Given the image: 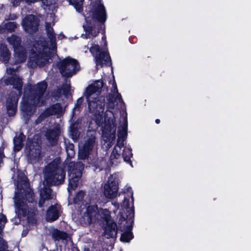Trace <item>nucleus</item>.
<instances>
[{
	"label": "nucleus",
	"instance_id": "obj_1",
	"mask_svg": "<svg viewBox=\"0 0 251 251\" xmlns=\"http://www.w3.org/2000/svg\"><path fill=\"white\" fill-rule=\"evenodd\" d=\"M47 87L48 84L44 80L36 85H29L25 89L24 97L26 100L22 104V110L26 120H28L35 112L37 106L45 104L44 95Z\"/></svg>",
	"mask_w": 251,
	"mask_h": 251
},
{
	"label": "nucleus",
	"instance_id": "obj_2",
	"mask_svg": "<svg viewBox=\"0 0 251 251\" xmlns=\"http://www.w3.org/2000/svg\"><path fill=\"white\" fill-rule=\"evenodd\" d=\"M86 16L83 13L85 24L83 25L85 32V38L96 37L102 30V25L107 20V13L104 5L100 2H95L92 8L87 13Z\"/></svg>",
	"mask_w": 251,
	"mask_h": 251
},
{
	"label": "nucleus",
	"instance_id": "obj_3",
	"mask_svg": "<svg viewBox=\"0 0 251 251\" xmlns=\"http://www.w3.org/2000/svg\"><path fill=\"white\" fill-rule=\"evenodd\" d=\"M5 85H12L14 89L18 91H10L5 97V106L9 116H13L17 110L18 103L20 97L23 93V82L22 78L16 76L7 77L4 80Z\"/></svg>",
	"mask_w": 251,
	"mask_h": 251
},
{
	"label": "nucleus",
	"instance_id": "obj_4",
	"mask_svg": "<svg viewBox=\"0 0 251 251\" xmlns=\"http://www.w3.org/2000/svg\"><path fill=\"white\" fill-rule=\"evenodd\" d=\"M66 166L61 164L60 158H56L49 163L45 169V180L50 186H57L64 182Z\"/></svg>",
	"mask_w": 251,
	"mask_h": 251
},
{
	"label": "nucleus",
	"instance_id": "obj_5",
	"mask_svg": "<svg viewBox=\"0 0 251 251\" xmlns=\"http://www.w3.org/2000/svg\"><path fill=\"white\" fill-rule=\"evenodd\" d=\"M56 66L62 75L66 77H71L80 68L77 60L70 56L58 62Z\"/></svg>",
	"mask_w": 251,
	"mask_h": 251
},
{
	"label": "nucleus",
	"instance_id": "obj_6",
	"mask_svg": "<svg viewBox=\"0 0 251 251\" xmlns=\"http://www.w3.org/2000/svg\"><path fill=\"white\" fill-rule=\"evenodd\" d=\"M41 143L32 138H28L25 145V151L28 163H32L39 160L41 153Z\"/></svg>",
	"mask_w": 251,
	"mask_h": 251
},
{
	"label": "nucleus",
	"instance_id": "obj_7",
	"mask_svg": "<svg viewBox=\"0 0 251 251\" xmlns=\"http://www.w3.org/2000/svg\"><path fill=\"white\" fill-rule=\"evenodd\" d=\"M50 58V53L43 50L37 51L32 50L30 53L27 64L31 68L37 66L42 67L49 63Z\"/></svg>",
	"mask_w": 251,
	"mask_h": 251
},
{
	"label": "nucleus",
	"instance_id": "obj_8",
	"mask_svg": "<svg viewBox=\"0 0 251 251\" xmlns=\"http://www.w3.org/2000/svg\"><path fill=\"white\" fill-rule=\"evenodd\" d=\"M22 25L26 33L33 35L39 30L40 20L34 15H28L23 20Z\"/></svg>",
	"mask_w": 251,
	"mask_h": 251
},
{
	"label": "nucleus",
	"instance_id": "obj_9",
	"mask_svg": "<svg viewBox=\"0 0 251 251\" xmlns=\"http://www.w3.org/2000/svg\"><path fill=\"white\" fill-rule=\"evenodd\" d=\"M7 41L13 46L16 56L22 62L25 61L26 58V54L25 49L21 45V38L15 34H12L10 37H7Z\"/></svg>",
	"mask_w": 251,
	"mask_h": 251
},
{
	"label": "nucleus",
	"instance_id": "obj_10",
	"mask_svg": "<svg viewBox=\"0 0 251 251\" xmlns=\"http://www.w3.org/2000/svg\"><path fill=\"white\" fill-rule=\"evenodd\" d=\"M121 206L126 209V211H124V213L121 211L119 212V225L121 226L123 223L125 222H126V223H127L128 222H131L133 223L134 209L133 206L131 208L129 207L130 204L129 199L125 197Z\"/></svg>",
	"mask_w": 251,
	"mask_h": 251
},
{
	"label": "nucleus",
	"instance_id": "obj_11",
	"mask_svg": "<svg viewBox=\"0 0 251 251\" xmlns=\"http://www.w3.org/2000/svg\"><path fill=\"white\" fill-rule=\"evenodd\" d=\"M96 137L91 136L87 138L82 148L79 151L78 156L81 159H87L96 143Z\"/></svg>",
	"mask_w": 251,
	"mask_h": 251
},
{
	"label": "nucleus",
	"instance_id": "obj_12",
	"mask_svg": "<svg viewBox=\"0 0 251 251\" xmlns=\"http://www.w3.org/2000/svg\"><path fill=\"white\" fill-rule=\"evenodd\" d=\"M118 189V183L116 180H108L107 183L104 186V195L107 198L114 199L117 195Z\"/></svg>",
	"mask_w": 251,
	"mask_h": 251
},
{
	"label": "nucleus",
	"instance_id": "obj_13",
	"mask_svg": "<svg viewBox=\"0 0 251 251\" xmlns=\"http://www.w3.org/2000/svg\"><path fill=\"white\" fill-rule=\"evenodd\" d=\"M92 100H86L89 112L95 114L103 113L104 109V103L100 101L98 98H92Z\"/></svg>",
	"mask_w": 251,
	"mask_h": 251
},
{
	"label": "nucleus",
	"instance_id": "obj_14",
	"mask_svg": "<svg viewBox=\"0 0 251 251\" xmlns=\"http://www.w3.org/2000/svg\"><path fill=\"white\" fill-rule=\"evenodd\" d=\"M129 223V225H125L123 223L121 225H119V226L121 228V230H123L125 229H126V230L124 231L121 234L120 237V241L124 243H128L132 240L134 235L132 232L133 223L131 222H128L127 224Z\"/></svg>",
	"mask_w": 251,
	"mask_h": 251
},
{
	"label": "nucleus",
	"instance_id": "obj_15",
	"mask_svg": "<svg viewBox=\"0 0 251 251\" xmlns=\"http://www.w3.org/2000/svg\"><path fill=\"white\" fill-rule=\"evenodd\" d=\"M118 228L116 223L112 220H106L103 234L107 239L116 237Z\"/></svg>",
	"mask_w": 251,
	"mask_h": 251
},
{
	"label": "nucleus",
	"instance_id": "obj_16",
	"mask_svg": "<svg viewBox=\"0 0 251 251\" xmlns=\"http://www.w3.org/2000/svg\"><path fill=\"white\" fill-rule=\"evenodd\" d=\"M83 169L84 165L82 163L71 161L68 165V176H81Z\"/></svg>",
	"mask_w": 251,
	"mask_h": 251
},
{
	"label": "nucleus",
	"instance_id": "obj_17",
	"mask_svg": "<svg viewBox=\"0 0 251 251\" xmlns=\"http://www.w3.org/2000/svg\"><path fill=\"white\" fill-rule=\"evenodd\" d=\"M96 65H100L101 67L104 64L106 66L112 65V61L110 54L108 51L101 50L95 56Z\"/></svg>",
	"mask_w": 251,
	"mask_h": 251
},
{
	"label": "nucleus",
	"instance_id": "obj_18",
	"mask_svg": "<svg viewBox=\"0 0 251 251\" xmlns=\"http://www.w3.org/2000/svg\"><path fill=\"white\" fill-rule=\"evenodd\" d=\"M60 134V130L58 127H54L52 129H49L46 132V139L51 145L57 144L59 136Z\"/></svg>",
	"mask_w": 251,
	"mask_h": 251
},
{
	"label": "nucleus",
	"instance_id": "obj_19",
	"mask_svg": "<svg viewBox=\"0 0 251 251\" xmlns=\"http://www.w3.org/2000/svg\"><path fill=\"white\" fill-rule=\"evenodd\" d=\"M59 217V209L56 205H51L47 210L46 219L48 222L51 223L57 220Z\"/></svg>",
	"mask_w": 251,
	"mask_h": 251
},
{
	"label": "nucleus",
	"instance_id": "obj_20",
	"mask_svg": "<svg viewBox=\"0 0 251 251\" xmlns=\"http://www.w3.org/2000/svg\"><path fill=\"white\" fill-rule=\"evenodd\" d=\"M26 136L23 132H20L18 135L16 134L13 139V150L15 152L20 151L24 146V142L25 141Z\"/></svg>",
	"mask_w": 251,
	"mask_h": 251
},
{
	"label": "nucleus",
	"instance_id": "obj_21",
	"mask_svg": "<svg viewBox=\"0 0 251 251\" xmlns=\"http://www.w3.org/2000/svg\"><path fill=\"white\" fill-rule=\"evenodd\" d=\"M98 214V206L97 205H89L84 213V217H87V220L89 224L92 223L93 220Z\"/></svg>",
	"mask_w": 251,
	"mask_h": 251
},
{
	"label": "nucleus",
	"instance_id": "obj_22",
	"mask_svg": "<svg viewBox=\"0 0 251 251\" xmlns=\"http://www.w3.org/2000/svg\"><path fill=\"white\" fill-rule=\"evenodd\" d=\"M79 123L78 120L73 122L70 126V134L74 141H77L80 136V132L79 131Z\"/></svg>",
	"mask_w": 251,
	"mask_h": 251
},
{
	"label": "nucleus",
	"instance_id": "obj_23",
	"mask_svg": "<svg viewBox=\"0 0 251 251\" xmlns=\"http://www.w3.org/2000/svg\"><path fill=\"white\" fill-rule=\"evenodd\" d=\"M15 205L17 210L20 214H22L24 217L27 215L28 212V205L26 202L19 199L15 202Z\"/></svg>",
	"mask_w": 251,
	"mask_h": 251
},
{
	"label": "nucleus",
	"instance_id": "obj_24",
	"mask_svg": "<svg viewBox=\"0 0 251 251\" xmlns=\"http://www.w3.org/2000/svg\"><path fill=\"white\" fill-rule=\"evenodd\" d=\"M29 185L27 177L22 171H19L17 175L16 185L17 188H22L24 185L26 186Z\"/></svg>",
	"mask_w": 251,
	"mask_h": 251
},
{
	"label": "nucleus",
	"instance_id": "obj_25",
	"mask_svg": "<svg viewBox=\"0 0 251 251\" xmlns=\"http://www.w3.org/2000/svg\"><path fill=\"white\" fill-rule=\"evenodd\" d=\"M10 52L7 48L6 45L2 43L0 44V55L2 58L4 63L9 62L10 57Z\"/></svg>",
	"mask_w": 251,
	"mask_h": 251
},
{
	"label": "nucleus",
	"instance_id": "obj_26",
	"mask_svg": "<svg viewBox=\"0 0 251 251\" xmlns=\"http://www.w3.org/2000/svg\"><path fill=\"white\" fill-rule=\"evenodd\" d=\"M127 135V120L126 117L124 119L123 125L121 127V129L118 130V138L125 141Z\"/></svg>",
	"mask_w": 251,
	"mask_h": 251
},
{
	"label": "nucleus",
	"instance_id": "obj_27",
	"mask_svg": "<svg viewBox=\"0 0 251 251\" xmlns=\"http://www.w3.org/2000/svg\"><path fill=\"white\" fill-rule=\"evenodd\" d=\"M21 200H25L29 203H32L34 200V193L31 189L28 190H24L23 192L22 193Z\"/></svg>",
	"mask_w": 251,
	"mask_h": 251
},
{
	"label": "nucleus",
	"instance_id": "obj_28",
	"mask_svg": "<svg viewBox=\"0 0 251 251\" xmlns=\"http://www.w3.org/2000/svg\"><path fill=\"white\" fill-rule=\"evenodd\" d=\"M81 176H68L69 183L68 186V190L69 192L71 190H74L78 186L79 179Z\"/></svg>",
	"mask_w": 251,
	"mask_h": 251
},
{
	"label": "nucleus",
	"instance_id": "obj_29",
	"mask_svg": "<svg viewBox=\"0 0 251 251\" xmlns=\"http://www.w3.org/2000/svg\"><path fill=\"white\" fill-rule=\"evenodd\" d=\"M52 237L55 241H58L60 239L66 240L68 237V233L66 231L55 229L52 233Z\"/></svg>",
	"mask_w": 251,
	"mask_h": 251
},
{
	"label": "nucleus",
	"instance_id": "obj_30",
	"mask_svg": "<svg viewBox=\"0 0 251 251\" xmlns=\"http://www.w3.org/2000/svg\"><path fill=\"white\" fill-rule=\"evenodd\" d=\"M62 107L60 103H57L51 107V109L47 108L45 111L46 117L51 115L54 114H58L62 111Z\"/></svg>",
	"mask_w": 251,
	"mask_h": 251
},
{
	"label": "nucleus",
	"instance_id": "obj_31",
	"mask_svg": "<svg viewBox=\"0 0 251 251\" xmlns=\"http://www.w3.org/2000/svg\"><path fill=\"white\" fill-rule=\"evenodd\" d=\"M121 158V154L116 149V147L113 149L109 157L110 164L111 165L115 164L116 165L119 163V160Z\"/></svg>",
	"mask_w": 251,
	"mask_h": 251
},
{
	"label": "nucleus",
	"instance_id": "obj_32",
	"mask_svg": "<svg viewBox=\"0 0 251 251\" xmlns=\"http://www.w3.org/2000/svg\"><path fill=\"white\" fill-rule=\"evenodd\" d=\"M132 156V150L130 148H127L124 150L122 154L124 161L129 164L131 167H133L132 163L131 160V158Z\"/></svg>",
	"mask_w": 251,
	"mask_h": 251
},
{
	"label": "nucleus",
	"instance_id": "obj_33",
	"mask_svg": "<svg viewBox=\"0 0 251 251\" xmlns=\"http://www.w3.org/2000/svg\"><path fill=\"white\" fill-rule=\"evenodd\" d=\"M84 0H69L70 5H73L76 11L80 13H83V3Z\"/></svg>",
	"mask_w": 251,
	"mask_h": 251
},
{
	"label": "nucleus",
	"instance_id": "obj_34",
	"mask_svg": "<svg viewBox=\"0 0 251 251\" xmlns=\"http://www.w3.org/2000/svg\"><path fill=\"white\" fill-rule=\"evenodd\" d=\"M46 30H47V33L48 37L50 39V41L51 43V44L52 45V44L54 43L55 44V46H56L55 34L54 33L53 28L50 26V25L49 23L47 24Z\"/></svg>",
	"mask_w": 251,
	"mask_h": 251
},
{
	"label": "nucleus",
	"instance_id": "obj_35",
	"mask_svg": "<svg viewBox=\"0 0 251 251\" xmlns=\"http://www.w3.org/2000/svg\"><path fill=\"white\" fill-rule=\"evenodd\" d=\"M18 24L15 22H9L4 25V28L9 32H13L17 28Z\"/></svg>",
	"mask_w": 251,
	"mask_h": 251
},
{
	"label": "nucleus",
	"instance_id": "obj_36",
	"mask_svg": "<svg viewBox=\"0 0 251 251\" xmlns=\"http://www.w3.org/2000/svg\"><path fill=\"white\" fill-rule=\"evenodd\" d=\"M98 90H96L94 86L91 84L86 88L85 92V97L86 100L91 99L92 98L91 96L96 93H98Z\"/></svg>",
	"mask_w": 251,
	"mask_h": 251
},
{
	"label": "nucleus",
	"instance_id": "obj_37",
	"mask_svg": "<svg viewBox=\"0 0 251 251\" xmlns=\"http://www.w3.org/2000/svg\"><path fill=\"white\" fill-rule=\"evenodd\" d=\"M52 190L50 188H45L40 192V196L47 200L51 199Z\"/></svg>",
	"mask_w": 251,
	"mask_h": 251
},
{
	"label": "nucleus",
	"instance_id": "obj_38",
	"mask_svg": "<svg viewBox=\"0 0 251 251\" xmlns=\"http://www.w3.org/2000/svg\"><path fill=\"white\" fill-rule=\"evenodd\" d=\"M84 196L85 192L82 190H79L74 198V202L75 204L79 203L83 201Z\"/></svg>",
	"mask_w": 251,
	"mask_h": 251
},
{
	"label": "nucleus",
	"instance_id": "obj_39",
	"mask_svg": "<svg viewBox=\"0 0 251 251\" xmlns=\"http://www.w3.org/2000/svg\"><path fill=\"white\" fill-rule=\"evenodd\" d=\"M66 150L67 153V156L69 158H72L75 154V151L74 150V145L73 144H69L66 146Z\"/></svg>",
	"mask_w": 251,
	"mask_h": 251
},
{
	"label": "nucleus",
	"instance_id": "obj_40",
	"mask_svg": "<svg viewBox=\"0 0 251 251\" xmlns=\"http://www.w3.org/2000/svg\"><path fill=\"white\" fill-rule=\"evenodd\" d=\"M101 50H102L101 48H100L98 45H96L95 44H92V46L89 48V51L93 56H95Z\"/></svg>",
	"mask_w": 251,
	"mask_h": 251
},
{
	"label": "nucleus",
	"instance_id": "obj_41",
	"mask_svg": "<svg viewBox=\"0 0 251 251\" xmlns=\"http://www.w3.org/2000/svg\"><path fill=\"white\" fill-rule=\"evenodd\" d=\"M96 90H98V93H100L103 87L104 83L102 80L99 79L96 80L94 84H92Z\"/></svg>",
	"mask_w": 251,
	"mask_h": 251
},
{
	"label": "nucleus",
	"instance_id": "obj_42",
	"mask_svg": "<svg viewBox=\"0 0 251 251\" xmlns=\"http://www.w3.org/2000/svg\"><path fill=\"white\" fill-rule=\"evenodd\" d=\"M109 103L114 104L116 102V98L114 94L109 93L106 97Z\"/></svg>",
	"mask_w": 251,
	"mask_h": 251
},
{
	"label": "nucleus",
	"instance_id": "obj_43",
	"mask_svg": "<svg viewBox=\"0 0 251 251\" xmlns=\"http://www.w3.org/2000/svg\"><path fill=\"white\" fill-rule=\"evenodd\" d=\"M7 221L6 216L3 214H0V226H4Z\"/></svg>",
	"mask_w": 251,
	"mask_h": 251
},
{
	"label": "nucleus",
	"instance_id": "obj_44",
	"mask_svg": "<svg viewBox=\"0 0 251 251\" xmlns=\"http://www.w3.org/2000/svg\"><path fill=\"white\" fill-rule=\"evenodd\" d=\"M71 89V86L70 85H65L63 86L62 90L63 93L65 95H67Z\"/></svg>",
	"mask_w": 251,
	"mask_h": 251
},
{
	"label": "nucleus",
	"instance_id": "obj_45",
	"mask_svg": "<svg viewBox=\"0 0 251 251\" xmlns=\"http://www.w3.org/2000/svg\"><path fill=\"white\" fill-rule=\"evenodd\" d=\"M99 162L98 161H95L94 162V164L92 166L94 167V171L98 170V171H100L102 170V168L100 167V166L99 165Z\"/></svg>",
	"mask_w": 251,
	"mask_h": 251
},
{
	"label": "nucleus",
	"instance_id": "obj_46",
	"mask_svg": "<svg viewBox=\"0 0 251 251\" xmlns=\"http://www.w3.org/2000/svg\"><path fill=\"white\" fill-rule=\"evenodd\" d=\"M111 92L113 93H116L118 92V90L117 87V84L115 80L114 79V81L112 83V88L111 89Z\"/></svg>",
	"mask_w": 251,
	"mask_h": 251
},
{
	"label": "nucleus",
	"instance_id": "obj_47",
	"mask_svg": "<svg viewBox=\"0 0 251 251\" xmlns=\"http://www.w3.org/2000/svg\"><path fill=\"white\" fill-rule=\"evenodd\" d=\"M46 199H44V198L40 196L39 202H38V206L40 208H42L44 206L45 201Z\"/></svg>",
	"mask_w": 251,
	"mask_h": 251
},
{
	"label": "nucleus",
	"instance_id": "obj_48",
	"mask_svg": "<svg viewBox=\"0 0 251 251\" xmlns=\"http://www.w3.org/2000/svg\"><path fill=\"white\" fill-rule=\"evenodd\" d=\"M83 101V99L82 97L79 98L76 101V103L75 105V107L79 108L80 107V105L82 104Z\"/></svg>",
	"mask_w": 251,
	"mask_h": 251
},
{
	"label": "nucleus",
	"instance_id": "obj_49",
	"mask_svg": "<svg viewBox=\"0 0 251 251\" xmlns=\"http://www.w3.org/2000/svg\"><path fill=\"white\" fill-rule=\"evenodd\" d=\"M18 18V16L16 14L13 13L10 14L8 17V20H15Z\"/></svg>",
	"mask_w": 251,
	"mask_h": 251
},
{
	"label": "nucleus",
	"instance_id": "obj_50",
	"mask_svg": "<svg viewBox=\"0 0 251 251\" xmlns=\"http://www.w3.org/2000/svg\"><path fill=\"white\" fill-rule=\"evenodd\" d=\"M124 141H123L122 140L118 138L116 146L119 147L121 149V148L124 146Z\"/></svg>",
	"mask_w": 251,
	"mask_h": 251
},
{
	"label": "nucleus",
	"instance_id": "obj_51",
	"mask_svg": "<svg viewBox=\"0 0 251 251\" xmlns=\"http://www.w3.org/2000/svg\"><path fill=\"white\" fill-rule=\"evenodd\" d=\"M39 1H41L42 4L44 6H49L50 5L49 0H39Z\"/></svg>",
	"mask_w": 251,
	"mask_h": 251
},
{
	"label": "nucleus",
	"instance_id": "obj_52",
	"mask_svg": "<svg viewBox=\"0 0 251 251\" xmlns=\"http://www.w3.org/2000/svg\"><path fill=\"white\" fill-rule=\"evenodd\" d=\"M23 0L25 1L28 4H30L31 3H34L35 2L39 1V0Z\"/></svg>",
	"mask_w": 251,
	"mask_h": 251
},
{
	"label": "nucleus",
	"instance_id": "obj_53",
	"mask_svg": "<svg viewBox=\"0 0 251 251\" xmlns=\"http://www.w3.org/2000/svg\"><path fill=\"white\" fill-rule=\"evenodd\" d=\"M116 94H117V95H116V97H115L116 100H118L119 102L123 101L122 97L121 94H120L119 92L116 93Z\"/></svg>",
	"mask_w": 251,
	"mask_h": 251
},
{
	"label": "nucleus",
	"instance_id": "obj_54",
	"mask_svg": "<svg viewBox=\"0 0 251 251\" xmlns=\"http://www.w3.org/2000/svg\"><path fill=\"white\" fill-rule=\"evenodd\" d=\"M4 92H2L0 93V99L1 100L2 99V98H4Z\"/></svg>",
	"mask_w": 251,
	"mask_h": 251
},
{
	"label": "nucleus",
	"instance_id": "obj_55",
	"mask_svg": "<svg viewBox=\"0 0 251 251\" xmlns=\"http://www.w3.org/2000/svg\"><path fill=\"white\" fill-rule=\"evenodd\" d=\"M106 129H108V127H109V131L110 132L112 129V126L111 125L106 126Z\"/></svg>",
	"mask_w": 251,
	"mask_h": 251
},
{
	"label": "nucleus",
	"instance_id": "obj_56",
	"mask_svg": "<svg viewBox=\"0 0 251 251\" xmlns=\"http://www.w3.org/2000/svg\"><path fill=\"white\" fill-rule=\"evenodd\" d=\"M155 122L156 124H159L160 123V120L159 119H156L155 120Z\"/></svg>",
	"mask_w": 251,
	"mask_h": 251
},
{
	"label": "nucleus",
	"instance_id": "obj_57",
	"mask_svg": "<svg viewBox=\"0 0 251 251\" xmlns=\"http://www.w3.org/2000/svg\"><path fill=\"white\" fill-rule=\"evenodd\" d=\"M130 189H131V188L129 187H128V188L127 189V191L128 192H129V191H130Z\"/></svg>",
	"mask_w": 251,
	"mask_h": 251
},
{
	"label": "nucleus",
	"instance_id": "obj_58",
	"mask_svg": "<svg viewBox=\"0 0 251 251\" xmlns=\"http://www.w3.org/2000/svg\"><path fill=\"white\" fill-rule=\"evenodd\" d=\"M4 249L1 247H0V251H3Z\"/></svg>",
	"mask_w": 251,
	"mask_h": 251
},
{
	"label": "nucleus",
	"instance_id": "obj_59",
	"mask_svg": "<svg viewBox=\"0 0 251 251\" xmlns=\"http://www.w3.org/2000/svg\"><path fill=\"white\" fill-rule=\"evenodd\" d=\"M131 198H132V200L133 201V192L132 191L131 192Z\"/></svg>",
	"mask_w": 251,
	"mask_h": 251
},
{
	"label": "nucleus",
	"instance_id": "obj_60",
	"mask_svg": "<svg viewBox=\"0 0 251 251\" xmlns=\"http://www.w3.org/2000/svg\"><path fill=\"white\" fill-rule=\"evenodd\" d=\"M113 126H114V127H116L115 124H113Z\"/></svg>",
	"mask_w": 251,
	"mask_h": 251
},
{
	"label": "nucleus",
	"instance_id": "obj_61",
	"mask_svg": "<svg viewBox=\"0 0 251 251\" xmlns=\"http://www.w3.org/2000/svg\"><path fill=\"white\" fill-rule=\"evenodd\" d=\"M106 91H108V87H106Z\"/></svg>",
	"mask_w": 251,
	"mask_h": 251
},
{
	"label": "nucleus",
	"instance_id": "obj_62",
	"mask_svg": "<svg viewBox=\"0 0 251 251\" xmlns=\"http://www.w3.org/2000/svg\"><path fill=\"white\" fill-rule=\"evenodd\" d=\"M1 154L0 153V158L1 157Z\"/></svg>",
	"mask_w": 251,
	"mask_h": 251
},
{
	"label": "nucleus",
	"instance_id": "obj_63",
	"mask_svg": "<svg viewBox=\"0 0 251 251\" xmlns=\"http://www.w3.org/2000/svg\"><path fill=\"white\" fill-rule=\"evenodd\" d=\"M129 41H130L131 43H132V42H131V41H130V38H129Z\"/></svg>",
	"mask_w": 251,
	"mask_h": 251
},
{
	"label": "nucleus",
	"instance_id": "obj_64",
	"mask_svg": "<svg viewBox=\"0 0 251 251\" xmlns=\"http://www.w3.org/2000/svg\"><path fill=\"white\" fill-rule=\"evenodd\" d=\"M3 251H5L4 250Z\"/></svg>",
	"mask_w": 251,
	"mask_h": 251
}]
</instances>
